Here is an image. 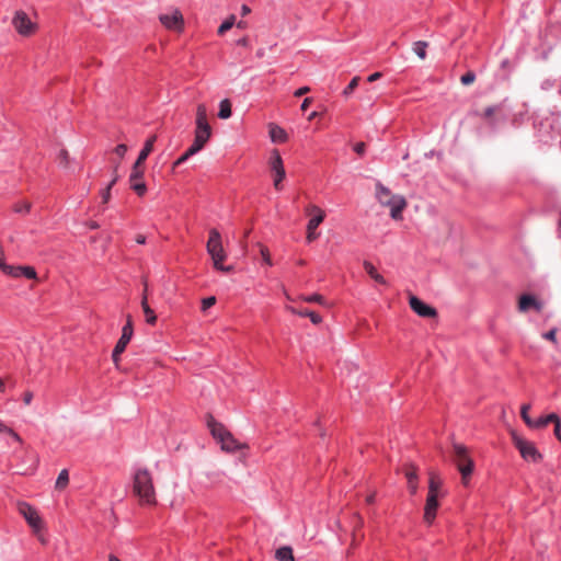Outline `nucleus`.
<instances>
[{
    "instance_id": "obj_18",
    "label": "nucleus",
    "mask_w": 561,
    "mask_h": 561,
    "mask_svg": "<svg viewBox=\"0 0 561 561\" xmlns=\"http://www.w3.org/2000/svg\"><path fill=\"white\" fill-rule=\"evenodd\" d=\"M156 140H157V136H156V135L150 136V137L146 140L145 146H144V148L141 149V151H140V153H139V156H138L137 160H136V162H137L138 164H142V165H145V161H146V159L148 158V156H149V154L152 152V150H153V146H154Z\"/></svg>"
},
{
    "instance_id": "obj_35",
    "label": "nucleus",
    "mask_w": 561,
    "mask_h": 561,
    "mask_svg": "<svg viewBox=\"0 0 561 561\" xmlns=\"http://www.w3.org/2000/svg\"><path fill=\"white\" fill-rule=\"evenodd\" d=\"M257 247L260 249V253L262 255V259L264 261L265 264H267L268 266H272L273 265V261H272V257H271V253H270V250L261 244V243H257Z\"/></svg>"
},
{
    "instance_id": "obj_14",
    "label": "nucleus",
    "mask_w": 561,
    "mask_h": 561,
    "mask_svg": "<svg viewBox=\"0 0 561 561\" xmlns=\"http://www.w3.org/2000/svg\"><path fill=\"white\" fill-rule=\"evenodd\" d=\"M438 495L427 494L425 507H424V520L427 524H432L436 517L438 508Z\"/></svg>"
},
{
    "instance_id": "obj_23",
    "label": "nucleus",
    "mask_w": 561,
    "mask_h": 561,
    "mask_svg": "<svg viewBox=\"0 0 561 561\" xmlns=\"http://www.w3.org/2000/svg\"><path fill=\"white\" fill-rule=\"evenodd\" d=\"M141 309L145 313L146 322L150 325H154L157 322V316H156L154 311L148 305L146 296L141 299Z\"/></svg>"
},
{
    "instance_id": "obj_59",
    "label": "nucleus",
    "mask_w": 561,
    "mask_h": 561,
    "mask_svg": "<svg viewBox=\"0 0 561 561\" xmlns=\"http://www.w3.org/2000/svg\"><path fill=\"white\" fill-rule=\"evenodd\" d=\"M375 496H376V493H375V492H374V493H371V494H369V495L366 497V503H367V504H373V503H374V501H375Z\"/></svg>"
},
{
    "instance_id": "obj_57",
    "label": "nucleus",
    "mask_w": 561,
    "mask_h": 561,
    "mask_svg": "<svg viewBox=\"0 0 561 561\" xmlns=\"http://www.w3.org/2000/svg\"><path fill=\"white\" fill-rule=\"evenodd\" d=\"M136 242L139 244H144L146 242V237L144 234H137Z\"/></svg>"
},
{
    "instance_id": "obj_43",
    "label": "nucleus",
    "mask_w": 561,
    "mask_h": 561,
    "mask_svg": "<svg viewBox=\"0 0 561 561\" xmlns=\"http://www.w3.org/2000/svg\"><path fill=\"white\" fill-rule=\"evenodd\" d=\"M193 154H188V149L174 162L173 167H178L182 163H184Z\"/></svg>"
},
{
    "instance_id": "obj_53",
    "label": "nucleus",
    "mask_w": 561,
    "mask_h": 561,
    "mask_svg": "<svg viewBox=\"0 0 561 561\" xmlns=\"http://www.w3.org/2000/svg\"><path fill=\"white\" fill-rule=\"evenodd\" d=\"M9 435H11L15 442H18L20 444L22 443L21 436L18 433H15L13 430L9 431Z\"/></svg>"
},
{
    "instance_id": "obj_34",
    "label": "nucleus",
    "mask_w": 561,
    "mask_h": 561,
    "mask_svg": "<svg viewBox=\"0 0 561 561\" xmlns=\"http://www.w3.org/2000/svg\"><path fill=\"white\" fill-rule=\"evenodd\" d=\"M32 208V204L27 201H20L13 205V211L18 214H27Z\"/></svg>"
},
{
    "instance_id": "obj_47",
    "label": "nucleus",
    "mask_w": 561,
    "mask_h": 561,
    "mask_svg": "<svg viewBox=\"0 0 561 561\" xmlns=\"http://www.w3.org/2000/svg\"><path fill=\"white\" fill-rule=\"evenodd\" d=\"M309 91H310L309 87H301V88H299L298 90L295 91L294 95L296 98H300V96L307 94Z\"/></svg>"
},
{
    "instance_id": "obj_61",
    "label": "nucleus",
    "mask_w": 561,
    "mask_h": 561,
    "mask_svg": "<svg viewBox=\"0 0 561 561\" xmlns=\"http://www.w3.org/2000/svg\"><path fill=\"white\" fill-rule=\"evenodd\" d=\"M117 179H118V176H117V174H115V176L112 179V181L108 183L107 186L112 188L113 185L117 182Z\"/></svg>"
},
{
    "instance_id": "obj_64",
    "label": "nucleus",
    "mask_w": 561,
    "mask_h": 561,
    "mask_svg": "<svg viewBox=\"0 0 561 561\" xmlns=\"http://www.w3.org/2000/svg\"><path fill=\"white\" fill-rule=\"evenodd\" d=\"M237 27H239V28H245V27H247V23H245V22H243V21H240V22H238V23H237Z\"/></svg>"
},
{
    "instance_id": "obj_15",
    "label": "nucleus",
    "mask_w": 561,
    "mask_h": 561,
    "mask_svg": "<svg viewBox=\"0 0 561 561\" xmlns=\"http://www.w3.org/2000/svg\"><path fill=\"white\" fill-rule=\"evenodd\" d=\"M403 473L408 480V488L411 494H415L417 491V468L413 463H408L403 467Z\"/></svg>"
},
{
    "instance_id": "obj_42",
    "label": "nucleus",
    "mask_w": 561,
    "mask_h": 561,
    "mask_svg": "<svg viewBox=\"0 0 561 561\" xmlns=\"http://www.w3.org/2000/svg\"><path fill=\"white\" fill-rule=\"evenodd\" d=\"M115 153L119 157V158H124V156L126 154L127 152V146L124 145V144H121L118 146H116L115 148Z\"/></svg>"
},
{
    "instance_id": "obj_7",
    "label": "nucleus",
    "mask_w": 561,
    "mask_h": 561,
    "mask_svg": "<svg viewBox=\"0 0 561 561\" xmlns=\"http://www.w3.org/2000/svg\"><path fill=\"white\" fill-rule=\"evenodd\" d=\"M16 507L18 512L25 518L34 534L37 535L43 529V520L36 508L26 502H19Z\"/></svg>"
},
{
    "instance_id": "obj_44",
    "label": "nucleus",
    "mask_w": 561,
    "mask_h": 561,
    "mask_svg": "<svg viewBox=\"0 0 561 561\" xmlns=\"http://www.w3.org/2000/svg\"><path fill=\"white\" fill-rule=\"evenodd\" d=\"M365 150H366V145L365 142H357L355 144L354 146V151L359 154V156H363L365 153Z\"/></svg>"
},
{
    "instance_id": "obj_39",
    "label": "nucleus",
    "mask_w": 561,
    "mask_h": 561,
    "mask_svg": "<svg viewBox=\"0 0 561 561\" xmlns=\"http://www.w3.org/2000/svg\"><path fill=\"white\" fill-rule=\"evenodd\" d=\"M216 304V297L210 296L207 298H204L202 300V310L206 311L207 309L211 308Z\"/></svg>"
},
{
    "instance_id": "obj_41",
    "label": "nucleus",
    "mask_w": 561,
    "mask_h": 561,
    "mask_svg": "<svg viewBox=\"0 0 561 561\" xmlns=\"http://www.w3.org/2000/svg\"><path fill=\"white\" fill-rule=\"evenodd\" d=\"M285 170L282 172V175H279L278 173H275V178H274V187L276 190H280V182L284 180L285 178Z\"/></svg>"
},
{
    "instance_id": "obj_16",
    "label": "nucleus",
    "mask_w": 561,
    "mask_h": 561,
    "mask_svg": "<svg viewBox=\"0 0 561 561\" xmlns=\"http://www.w3.org/2000/svg\"><path fill=\"white\" fill-rule=\"evenodd\" d=\"M531 308L540 311L542 309V304L531 295H522L518 300V310L520 312H527Z\"/></svg>"
},
{
    "instance_id": "obj_58",
    "label": "nucleus",
    "mask_w": 561,
    "mask_h": 561,
    "mask_svg": "<svg viewBox=\"0 0 561 561\" xmlns=\"http://www.w3.org/2000/svg\"><path fill=\"white\" fill-rule=\"evenodd\" d=\"M145 296L148 298V283H147V279H144V291H142V297H141V299H142Z\"/></svg>"
},
{
    "instance_id": "obj_10",
    "label": "nucleus",
    "mask_w": 561,
    "mask_h": 561,
    "mask_svg": "<svg viewBox=\"0 0 561 561\" xmlns=\"http://www.w3.org/2000/svg\"><path fill=\"white\" fill-rule=\"evenodd\" d=\"M133 333H134L133 327H129V325L123 327L122 335H121L119 340L117 341V343L114 347L113 354H112V359L116 367H118L119 355L126 350L127 344L131 340Z\"/></svg>"
},
{
    "instance_id": "obj_33",
    "label": "nucleus",
    "mask_w": 561,
    "mask_h": 561,
    "mask_svg": "<svg viewBox=\"0 0 561 561\" xmlns=\"http://www.w3.org/2000/svg\"><path fill=\"white\" fill-rule=\"evenodd\" d=\"M300 299L305 302H317L319 305H322V306H327V301L324 299V297L320 294H313V295H302L300 296Z\"/></svg>"
},
{
    "instance_id": "obj_20",
    "label": "nucleus",
    "mask_w": 561,
    "mask_h": 561,
    "mask_svg": "<svg viewBox=\"0 0 561 561\" xmlns=\"http://www.w3.org/2000/svg\"><path fill=\"white\" fill-rule=\"evenodd\" d=\"M210 128L207 122V108L205 104H198L196 108V128Z\"/></svg>"
},
{
    "instance_id": "obj_45",
    "label": "nucleus",
    "mask_w": 561,
    "mask_h": 561,
    "mask_svg": "<svg viewBox=\"0 0 561 561\" xmlns=\"http://www.w3.org/2000/svg\"><path fill=\"white\" fill-rule=\"evenodd\" d=\"M556 335H557V329H551L550 331H548V332H546V333L543 334V337H545L546 340L551 341V342H556V341H557Z\"/></svg>"
},
{
    "instance_id": "obj_17",
    "label": "nucleus",
    "mask_w": 561,
    "mask_h": 561,
    "mask_svg": "<svg viewBox=\"0 0 561 561\" xmlns=\"http://www.w3.org/2000/svg\"><path fill=\"white\" fill-rule=\"evenodd\" d=\"M221 448L227 451H236L241 449L243 445H241L229 432L227 433L220 440Z\"/></svg>"
},
{
    "instance_id": "obj_6",
    "label": "nucleus",
    "mask_w": 561,
    "mask_h": 561,
    "mask_svg": "<svg viewBox=\"0 0 561 561\" xmlns=\"http://www.w3.org/2000/svg\"><path fill=\"white\" fill-rule=\"evenodd\" d=\"M306 214L311 216L307 225V241L312 242L318 239L319 233L316 232L317 228L323 222L325 213L317 205H308Z\"/></svg>"
},
{
    "instance_id": "obj_1",
    "label": "nucleus",
    "mask_w": 561,
    "mask_h": 561,
    "mask_svg": "<svg viewBox=\"0 0 561 561\" xmlns=\"http://www.w3.org/2000/svg\"><path fill=\"white\" fill-rule=\"evenodd\" d=\"M133 490L141 505H154L157 503L152 476L148 469H138L135 472Z\"/></svg>"
},
{
    "instance_id": "obj_2",
    "label": "nucleus",
    "mask_w": 561,
    "mask_h": 561,
    "mask_svg": "<svg viewBox=\"0 0 561 561\" xmlns=\"http://www.w3.org/2000/svg\"><path fill=\"white\" fill-rule=\"evenodd\" d=\"M376 196L381 205L390 208L392 219L399 220L402 218L401 214L407 207V201L403 196L391 194L381 183H377L376 185Z\"/></svg>"
},
{
    "instance_id": "obj_4",
    "label": "nucleus",
    "mask_w": 561,
    "mask_h": 561,
    "mask_svg": "<svg viewBox=\"0 0 561 561\" xmlns=\"http://www.w3.org/2000/svg\"><path fill=\"white\" fill-rule=\"evenodd\" d=\"M206 248L216 270L221 272H230L232 270L231 266L222 265L227 255L222 247L221 234L217 229L213 228L209 230V238Z\"/></svg>"
},
{
    "instance_id": "obj_30",
    "label": "nucleus",
    "mask_w": 561,
    "mask_h": 561,
    "mask_svg": "<svg viewBox=\"0 0 561 561\" xmlns=\"http://www.w3.org/2000/svg\"><path fill=\"white\" fill-rule=\"evenodd\" d=\"M428 47V43L425 41H417L413 44V51L417 55V57L422 60L426 58V48Z\"/></svg>"
},
{
    "instance_id": "obj_12",
    "label": "nucleus",
    "mask_w": 561,
    "mask_h": 561,
    "mask_svg": "<svg viewBox=\"0 0 561 561\" xmlns=\"http://www.w3.org/2000/svg\"><path fill=\"white\" fill-rule=\"evenodd\" d=\"M409 305L410 308L422 318H435L437 316V311L435 308H433L430 305H426L414 295H410Z\"/></svg>"
},
{
    "instance_id": "obj_28",
    "label": "nucleus",
    "mask_w": 561,
    "mask_h": 561,
    "mask_svg": "<svg viewBox=\"0 0 561 561\" xmlns=\"http://www.w3.org/2000/svg\"><path fill=\"white\" fill-rule=\"evenodd\" d=\"M231 102L225 99L219 104L218 117L221 119H228L231 116Z\"/></svg>"
},
{
    "instance_id": "obj_46",
    "label": "nucleus",
    "mask_w": 561,
    "mask_h": 561,
    "mask_svg": "<svg viewBox=\"0 0 561 561\" xmlns=\"http://www.w3.org/2000/svg\"><path fill=\"white\" fill-rule=\"evenodd\" d=\"M111 187L106 186L103 192H102V201L104 204L108 203L110 198H111Z\"/></svg>"
},
{
    "instance_id": "obj_19",
    "label": "nucleus",
    "mask_w": 561,
    "mask_h": 561,
    "mask_svg": "<svg viewBox=\"0 0 561 561\" xmlns=\"http://www.w3.org/2000/svg\"><path fill=\"white\" fill-rule=\"evenodd\" d=\"M268 129L273 142H285L287 140V134L282 127L271 123Z\"/></svg>"
},
{
    "instance_id": "obj_5",
    "label": "nucleus",
    "mask_w": 561,
    "mask_h": 561,
    "mask_svg": "<svg viewBox=\"0 0 561 561\" xmlns=\"http://www.w3.org/2000/svg\"><path fill=\"white\" fill-rule=\"evenodd\" d=\"M512 440L515 447L520 453V456L531 462H538L541 459L540 453L535 447L534 443L519 436L516 432H512Z\"/></svg>"
},
{
    "instance_id": "obj_8",
    "label": "nucleus",
    "mask_w": 561,
    "mask_h": 561,
    "mask_svg": "<svg viewBox=\"0 0 561 561\" xmlns=\"http://www.w3.org/2000/svg\"><path fill=\"white\" fill-rule=\"evenodd\" d=\"M145 173V165L134 163L129 175L130 188L139 196H144L147 192L146 183L142 181Z\"/></svg>"
},
{
    "instance_id": "obj_36",
    "label": "nucleus",
    "mask_w": 561,
    "mask_h": 561,
    "mask_svg": "<svg viewBox=\"0 0 561 561\" xmlns=\"http://www.w3.org/2000/svg\"><path fill=\"white\" fill-rule=\"evenodd\" d=\"M359 80V77H354L348 83V85L344 89L343 95L350 96L353 93V91L358 87Z\"/></svg>"
},
{
    "instance_id": "obj_9",
    "label": "nucleus",
    "mask_w": 561,
    "mask_h": 561,
    "mask_svg": "<svg viewBox=\"0 0 561 561\" xmlns=\"http://www.w3.org/2000/svg\"><path fill=\"white\" fill-rule=\"evenodd\" d=\"M12 24L16 32L23 36H28L34 33L36 26L30 20L24 11H18L12 20Z\"/></svg>"
},
{
    "instance_id": "obj_63",
    "label": "nucleus",
    "mask_w": 561,
    "mask_h": 561,
    "mask_svg": "<svg viewBox=\"0 0 561 561\" xmlns=\"http://www.w3.org/2000/svg\"><path fill=\"white\" fill-rule=\"evenodd\" d=\"M89 228L90 229H98L99 228V224L95 222V221H91V222H89Z\"/></svg>"
},
{
    "instance_id": "obj_13",
    "label": "nucleus",
    "mask_w": 561,
    "mask_h": 561,
    "mask_svg": "<svg viewBox=\"0 0 561 561\" xmlns=\"http://www.w3.org/2000/svg\"><path fill=\"white\" fill-rule=\"evenodd\" d=\"M211 136V128H196L194 141L192 146L188 148V154H195L201 151L204 146L207 144Z\"/></svg>"
},
{
    "instance_id": "obj_50",
    "label": "nucleus",
    "mask_w": 561,
    "mask_h": 561,
    "mask_svg": "<svg viewBox=\"0 0 561 561\" xmlns=\"http://www.w3.org/2000/svg\"><path fill=\"white\" fill-rule=\"evenodd\" d=\"M32 400H33V393L31 391L24 392V394H23V402L26 405H28V404H31Z\"/></svg>"
},
{
    "instance_id": "obj_56",
    "label": "nucleus",
    "mask_w": 561,
    "mask_h": 561,
    "mask_svg": "<svg viewBox=\"0 0 561 561\" xmlns=\"http://www.w3.org/2000/svg\"><path fill=\"white\" fill-rule=\"evenodd\" d=\"M12 428L8 427L4 423L0 422V433H8L9 434V431H11Z\"/></svg>"
},
{
    "instance_id": "obj_52",
    "label": "nucleus",
    "mask_w": 561,
    "mask_h": 561,
    "mask_svg": "<svg viewBox=\"0 0 561 561\" xmlns=\"http://www.w3.org/2000/svg\"><path fill=\"white\" fill-rule=\"evenodd\" d=\"M311 102H312V99H311V98H306V99L302 101V103H301V106H300L301 111H304V112H305V111H307V108L309 107V105L311 104Z\"/></svg>"
},
{
    "instance_id": "obj_48",
    "label": "nucleus",
    "mask_w": 561,
    "mask_h": 561,
    "mask_svg": "<svg viewBox=\"0 0 561 561\" xmlns=\"http://www.w3.org/2000/svg\"><path fill=\"white\" fill-rule=\"evenodd\" d=\"M554 435L559 440H561V421L560 419L554 422Z\"/></svg>"
},
{
    "instance_id": "obj_60",
    "label": "nucleus",
    "mask_w": 561,
    "mask_h": 561,
    "mask_svg": "<svg viewBox=\"0 0 561 561\" xmlns=\"http://www.w3.org/2000/svg\"><path fill=\"white\" fill-rule=\"evenodd\" d=\"M249 39L248 37H242L238 41V45L240 46H248Z\"/></svg>"
},
{
    "instance_id": "obj_29",
    "label": "nucleus",
    "mask_w": 561,
    "mask_h": 561,
    "mask_svg": "<svg viewBox=\"0 0 561 561\" xmlns=\"http://www.w3.org/2000/svg\"><path fill=\"white\" fill-rule=\"evenodd\" d=\"M69 484V473L67 469H62L59 472V476L56 480L55 488L56 490L62 491L65 490Z\"/></svg>"
},
{
    "instance_id": "obj_25",
    "label": "nucleus",
    "mask_w": 561,
    "mask_h": 561,
    "mask_svg": "<svg viewBox=\"0 0 561 561\" xmlns=\"http://www.w3.org/2000/svg\"><path fill=\"white\" fill-rule=\"evenodd\" d=\"M270 164H271L272 171H274L275 173H278L279 175H282V172L285 169H284V165H283L282 157H280V154H279V152L277 150H273L272 151V157H271Z\"/></svg>"
},
{
    "instance_id": "obj_3",
    "label": "nucleus",
    "mask_w": 561,
    "mask_h": 561,
    "mask_svg": "<svg viewBox=\"0 0 561 561\" xmlns=\"http://www.w3.org/2000/svg\"><path fill=\"white\" fill-rule=\"evenodd\" d=\"M453 461L461 474V482L468 485L474 469V462L469 454V449L462 445L455 443L453 445Z\"/></svg>"
},
{
    "instance_id": "obj_49",
    "label": "nucleus",
    "mask_w": 561,
    "mask_h": 561,
    "mask_svg": "<svg viewBox=\"0 0 561 561\" xmlns=\"http://www.w3.org/2000/svg\"><path fill=\"white\" fill-rule=\"evenodd\" d=\"M495 111H496L495 106H489V107H486V108L484 110V112H483V116H484L485 118H490V117H492V116H493V114L495 113Z\"/></svg>"
},
{
    "instance_id": "obj_37",
    "label": "nucleus",
    "mask_w": 561,
    "mask_h": 561,
    "mask_svg": "<svg viewBox=\"0 0 561 561\" xmlns=\"http://www.w3.org/2000/svg\"><path fill=\"white\" fill-rule=\"evenodd\" d=\"M530 409V405L529 404H524L520 409V416L522 419L524 420V422L529 426V427H533L534 425V422L529 415H528V411Z\"/></svg>"
},
{
    "instance_id": "obj_38",
    "label": "nucleus",
    "mask_w": 561,
    "mask_h": 561,
    "mask_svg": "<svg viewBox=\"0 0 561 561\" xmlns=\"http://www.w3.org/2000/svg\"><path fill=\"white\" fill-rule=\"evenodd\" d=\"M474 80H476V75L473 71H468L460 78V81L463 85H469V84L473 83Z\"/></svg>"
},
{
    "instance_id": "obj_62",
    "label": "nucleus",
    "mask_w": 561,
    "mask_h": 561,
    "mask_svg": "<svg viewBox=\"0 0 561 561\" xmlns=\"http://www.w3.org/2000/svg\"><path fill=\"white\" fill-rule=\"evenodd\" d=\"M125 325H129V327H133V318L130 314L127 316L126 318V324Z\"/></svg>"
},
{
    "instance_id": "obj_31",
    "label": "nucleus",
    "mask_w": 561,
    "mask_h": 561,
    "mask_svg": "<svg viewBox=\"0 0 561 561\" xmlns=\"http://www.w3.org/2000/svg\"><path fill=\"white\" fill-rule=\"evenodd\" d=\"M559 419L560 417L557 414L551 413L545 417H540L539 420L535 421L533 427H546L549 423L554 424V422H557Z\"/></svg>"
},
{
    "instance_id": "obj_24",
    "label": "nucleus",
    "mask_w": 561,
    "mask_h": 561,
    "mask_svg": "<svg viewBox=\"0 0 561 561\" xmlns=\"http://www.w3.org/2000/svg\"><path fill=\"white\" fill-rule=\"evenodd\" d=\"M208 426L213 436L219 442L227 433H229L225 426L216 421L211 420L208 422Z\"/></svg>"
},
{
    "instance_id": "obj_54",
    "label": "nucleus",
    "mask_w": 561,
    "mask_h": 561,
    "mask_svg": "<svg viewBox=\"0 0 561 561\" xmlns=\"http://www.w3.org/2000/svg\"><path fill=\"white\" fill-rule=\"evenodd\" d=\"M355 517H356V520H357V522H356V527H355V529H357V528H362V527H363V525H364L363 517H362L360 515H358V514H356V515H355Z\"/></svg>"
},
{
    "instance_id": "obj_22",
    "label": "nucleus",
    "mask_w": 561,
    "mask_h": 561,
    "mask_svg": "<svg viewBox=\"0 0 561 561\" xmlns=\"http://www.w3.org/2000/svg\"><path fill=\"white\" fill-rule=\"evenodd\" d=\"M364 268L366 271V273L375 280L377 282L378 284H381V285H386L387 282L385 279V277L382 275H380L376 267L368 261H365L364 262Z\"/></svg>"
},
{
    "instance_id": "obj_21",
    "label": "nucleus",
    "mask_w": 561,
    "mask_h": 561,
    "mask_svg": "<svg viewBox=\"0 0 561 561\" xmlns=\"http://www.w3.org/2000/svg\"><path fill=\"white\" fill-rule=\"evenodd\" d=\"M288 310L293 313H296L300 317H306V318H309L310 321L313 323V324H320L322 322V318L320 314L313 312V311H309L307 309L305 310H297L293 307H288Z\"/></svg>"
},
{
    "instance_id": "obj_51",
    "label": "nucleus",
    "mask_w": 561,
    "mask_h": 561,
    "mask_svg": "<svg viewBox=\"0 0 561 561\" xmlns=\"http://www.w3.org/2000/svg\"><path fill=\"white\" fill-rule=\"evenodd\" d=\"M382 77V73L381 72H374L371 73L368 78H367V81L368 82H374L378 79H380Z\"/></svg>"
},
{
    "instance_id": "obj_11",
    "label": "nucleus",
    "mask_w": 561,
    "mask_h": 561,
    "mask_svg": "<svg viewBox=\"0 0 561 561\" xmlns=\"http://www.w3.org/2000/svg\"><path fill=\"white\" fill-rule=\"evenodd\" d=\"M161 24L172 31H182L184 19L179 10H173L171 13H164L159 16Z\"/></svg>"
},
{
    "instance_id": "obj_55",
    "label": "nucleus",
    "mask_w": 561,
    "mask_h": 561,
    "mask_svg": "<svg viewBox=\"0 0 561 561\" xmlns=\"http://www.w3.org/2000/svg\"><path fill=\"white\" fill-rule=\"evenodd\" d=\"M250 12H251V9H250L247 4H243V5L241 7V14H242L243 16L248 15Z\"/></svg>"
},
{
    "instance_id": "obj_26",
    "label": "nucleus",
    "mask_w": 561,
    "mask_h": 561,
    "mask_svg": "<svg viewBox=\"0 0 561 561\" xmlns=\"http://www.w3.org/2000/svg\"><path fill=\"white\" fill-rule=\"evenodd\" d=\"M442 485V480L434 472H430V481H428V493L433 495H438V490Z\"/></svg>"
},
{
    "instance_id": "obj_27",
    "label": "nucleus",
    "mask_w": 561,
    "mask_h": 561,
    "mask_svg": "<svg viewBox=\"0 0 561 561\" xmlns=\"http://www.w3.org/2000/svg\"><path fill=\"white\" fill-rule=\"evenodd\" d=\"M275 558L278 561H295L293 549L290 547H280L276 550Z\"/></svg>"
},
{
    "instance_id": "obj_32",
    "label": "nucleus",
    "mask_w": 561,
    "mask_h": 561,
    "mask_svg": "<svg viewBox=\"0 0 561 561\" xmlns=\"http://www.w3.org/2000/svg\"><path fill=\"white\" fill-rule=\"evenodd\" d=\"M236 24V15L231 14L229 15L218 27L217 34L219 36H222L227 31L232 28V26Z\"/></svg>"
},
{
    "instance_id": "obj_40",
    "label": "nucleus",
    "mask_w": 561,
    "mask_h": 561,
    "mask_svg": "<svg viewBox=\"0 0 561 561\" xmlns=\"http://www.w3.org/2000/svg\"><path fill=\"white\" fill-rule=\"evenodd\" d=\"M58 161L61 165L67 167L69 163V153L66 149H61L58 154Z\"/></svg>"
}]
</instances>
